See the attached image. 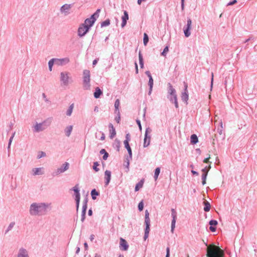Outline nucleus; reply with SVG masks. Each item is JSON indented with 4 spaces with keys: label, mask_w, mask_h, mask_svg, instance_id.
Wrapping results in <instances>:
<instances>
[{
    "label": "nucleus",
    "mask_w": 257,
    "mask_h": 257,
    "mask_svg": "<svg viewBox=\"0 0 257 257\" xmlns=\"http://www.w3.org/2000/svg\"><path fill=\"white\" fill-rule=\"evenodd\" d=\"M49 204L45 203H33L30 205V214L31 215H42L46 213Z\"/></svg>",
    "instance_id": "f257e3e1"
},
{
    "label": "nucleus",
    "mask_w": 257,
    "mask_h": 257,
    "mask_svg": "<svg viewBox=\"0 0 257 257\" xmlns=\"http://www.w3.org/2000/svg\"><path fill=\"white\" fill-rule=\"evenodd\" d=\"M207 257H224L223 251L218 246L212 245L207 248Z\"/></svg>",
    "instance_id": "f03ea898"
},
{
    "label": "nucleus",
    "mask_w": 257,
    "mask_h": 257,
    "mask_svg": "<svg viewBox=\"0 0 257 257\" xmlns=\"http://www.w3.org/2000/svg\"><path fill=\"white\" fill-rule=\"evenodd\" d=\"M51 121L49 119H46L42 122H37L35 125L33 126V131L34 133H39L44 131L48 126L50 125Z\"/></svg>",
    "instance_id": "7ed1b4c3"
},
{
    "label": "nucleus",
    "mask_w": 257,
    "mask_h": 257,
    "mask_svg": "<svg viewBox=\"0 0 257 257\" xmlns=\"http://www.w3.org/2000/svg\"><path fill=\"white\" fill-rule=\"evenodd\" d=\"M70 73L64 71L60 74V81L61 86H67L72 82Z\"/></svg>",
    "instance_id": "20e7f679"
},
{
    "label": "nucleus",
    "mask_w": 257,
    "mask_h": 257,
    "mask_svg": "<svg viewBox=\"0 0 257 257\" xmlns=\"http://www.w3.org/2000/svg\"><path fill=\"white\" fill-rule=\"evenodd\" d=\"M90 71L87 69L83 71V85L84 90H89L90 88Z\"/></svg>",
    "instance_id": "39448f33"
},
{
    "label": "nucleus",
    "mask_w": 257,
    "mask_h": 257,
    "mask_svg": "<svg viewBox=\"0 0 257 257\" xmlns=\"http://www.w3.org/2000/svg\"><path fill=\"white\" fill-rule=\"evenodd\" d=\"M152 132V130L150 127H148L146 129L145 137L144 139L143 147L146 148L150 145L151 141V136L149 135Z\"/></svg>",
    "instance_id": "423d86ee"
},
{
    "label": "nucleus",
    "mask_w": 257,
    "mask_h": 257,
    "mask_svg": "<svg viewBox=\"0 0 257 257\" xmlns=\"http://www.w3.org/2000/svg\"><path fill=\"white\" fill-rule=\"evenodd\" d=\"M168 95L167 98L170 101H173V98L175 96H177L176 91L175 88H173V86L170 83H168Z\"/></svg>",
    "instance_id": "0eeeda50"
},
{
    "label": "nucleus",
    "mask_w": 257,
    "mask_h": 257,
    "mask_svg": "<svg viewBox=\"0 0 257 257\" xmlns=\"http://www.w3.org/2000/svg\"><path fill=\"white\" fill-rule=\"evenodd\" d=\"M192 21L190 18L187 20V24L183 28V32L186 37H189L190 35V30L191 29Z\"/></svg>",
    "instance_id": "6e6552de"
},
{
    "label": "nucleus",
    "mask_w": 257,
    "mask_h": 257,
    "mask_svg": "<svg viewBox=\"0 0 257 257\" xmlns=\"http://www.w3.org/2000/svg\"><path fill=\"white\" fill-rule=\"evenodd\" d=\"M88 27L81 24L78 29V36L80 37L84 36L89 31Z\"/></svg>",
    "instance_id": "1a4fd4ad"
},
{
    "label": "nucleus",
    "mask_w": 257,
    "mask_h": 257,
    "mask_svg": "<svg viewBox=\"0 0 257 257\" xmlns=\"http://www.w3.org/2000/svg\"><path fill=\"white\" fill-rule=\"evenodd\" d=\"M69 166V164L67 162H65L60 168H58L55 172H53V176H57L64 172L68 169Z\"/></svg>",
    "instance_id": "9d476101"
},
{
    "label": "nucleus",
    "mask_w": 257,
    "mask_h": 257,
    "mask_svg": "<svg viewBox=\"0 0 257 257\" xmlns=\"http://www.w3.org/2000/svg\"><path fill=\"white\" fill-rule=\"evenodd\" d=\"M72 6V4H65L60 8V11L64 16H67L70 13V10Z\"/></svg>",
    "instance_id": "9b49d317"
},
{
    "label": "nucleus",
    "mask_w": 257,
    "mask_h": 257,
    "mask_svg": "<svg viewBox=\"0 0 257 257\" xmlns=\"http://www.w3.org/2000/svg\"><path fill=\"white\" fill-rule=\"evenodd\" d=\"M87 202L88 199L87 198H85L83 201L82 210L81 212V221L82 222H83L85 219L86 212L87 208Z\"/></svg>",
    "instance_id": "f8f14e48"
},
{
    "label": "nucleus",
    "mask_w": 257,
    "mask_h": 257,
    "mask_svg": "<svg viewBox=\"0 0 257 257\" xmlns=\"http://www.w3.org/2000/svg\"><path fill=\"white\" fill-rule=\"evenodd\" d=\"M187 87V84L184 82V91L182 93L181 99L183 101L185 102L186 104L188 103L187 101L189 98Z\"/></svg>",
    "instance_id": "ddd939ff"
},
{
    "label": "nucleus",
    "mask_w": 257,
    "mask_h": 257,
    "mask_svg": "<svg viewBox=\"0 0 257 257\" xmlns=\"http://www.w3.org/2000/svg\"><path fill=\"white\" fill-rule=\"evenodd\" d=\"M17 257H30V256L28 250L22 247L19 249Z\"/></svg>",
    "instance_id": "4468645a"
},
{
    "label": "nucleus",
    "mask_w": 257,
    "mask_h": 257,
    "mask_svg": "<svg viewBox=\"0 0 257 257\" xmlns=\"http://www.w3.org/2000/svg\"><path fill=\"white\" fill-rule=\"evenodd\" d=\"M56 65L58 66H63L68 64L70 60L68 57L64 58H55Z\"/></svg>",
    "instance_id": "2eb2a0df"
},
{
    "label": "nucleus",
    "mask_w": 257,
    "mask_h": 257,
    "mask_svg": "<svg viewBox=\"0 0 257 257\" xmlns=\"http://www.w3.org/2000/svg\"><path fill=\"white\" fill-rule=\"evenodd\" d=\"M120 249L122 250L126 251L128 248V244L126 241L122 238H120V246H119Z\"/></svg>",
    "instance_id": "dca6fc26"
},
{
    "label": "nucleus",
    "mask_w": 257,
    "mask_h": 257,
    "mask_svg": "<svg viewBox=\"0 0 257 257\" xmlns=\"http://www.w3.org/2000/svg\"><path fill=\"white\" fill-rule=\"evenodd\" d=\"M111 173L109 170H106L104 172V184L105 186H108L110 182L111 179Z\"/></svg>",
    "instance_id": "f3484780"
},
{
    "label": "nucleus",
    "mask_w": 257,
    "mask_h": 257,
    "mask_svg": "<svg viewBox=\"0 0 257 257\" xmlns=\"http://www.w3.org/2000/svg\"><path fill=\"white\" fill-rule=\"evenodd\" d=\"M129 19L128 14L126 11H123V15L121 17L122 23L121 26L123 28L126 24L127 21Z\"/></svg>",
    "instance_id": "a211bd4d"
},
{
    "label": "nucleus",
    "mask_w": 257,
    "mask_h": 257,
    "mask_svg": "<svg viewBox=\"0 0 257 257\" xmlns=\"http://www.w3.org/2000/svg\"><path fill=\"white\" fill-rule=\"evenodd\" d=\"M217 223L218 222L216 220L212 219L209 221V224L210 225L209 229L211 231L214 232L216 231V228L215 226H216Z\"/></svg>",
    "instance_id": "6ab92c4d"
},
{
    "label": "nucleus",
    "mask_w": 257,
    "mask_h": 257,
    "mask_svg": "<svg viewBox=\"0 0 257 257\" xmlns=\"http://www.w3.org/2000/svg\"><path fill=\"white\" fill-rule=\"evenodd\" d=\"M95 21L93 19H90V17L86 19L84 21V23L82 24L83 25L88 27L89 29L93 25Z\"/></svg>",
    "instance_id": "aec40b11"
},
{
    "label": "nucleus",
    "mask_w": 257,
    "mask_h": 257,
    "mask_svg": "<svg viewBox=\"0 0 257 257\" xmlns=\"http://www.w3.org/2000/svg\"><path fill=\"white\" fill-rule=\"evenodd\" d=\"M108 127L110 128V136L109 137L110 139H113L115 136L116 135V132L115 128L113 127L112 123H110L108 125Z\"/></svg>",
    "instance_id": "412c9836"
},
{
    "label": "nucleus",
    "mask_w": 257,
    "mask_h": 257,
    "mask_svg": "<svg viewBox=\"0 0 257 257\" xmlns=\"http://www.w3.org/2000/svg\"><path fill=\"white\" fill-rule=\"evenodd\" d=\"M124 147L127 150L128 153V157L131 160L132 159V149L131 148V147L129 145V143H128L126 141H124L123 142Z\"/></svg>",
    "instance_id": "4be33fe9"
},
{
    "label": "nucleus",
    "mask_w": 257,
    "mask_h": 257,
    "mask_svg": "<svg viewBox=\"0 0 257 257\" xmlns=\"http://www.w3.org/2000/svg\"><path fill=\"white\" fill-rule=\"evenodd\" d=\"M145 224L146 226H150L149 213L147 210L145 211Z\"/></svg>",
    "instance_id": "5701e85b"
},
{
    "label": "nucleus",
    "mask_w": 257,
    "mask_h": 257,
    "mask_svg": "<svg viewBox=\"0 0 257 257\" xmlns=\"http://www.w3.org/2000/svg\"><path fill=\"white\" fill-rule=\"evenodd\" d=\"M102 94V91L98 87H97L95 88V90L94 93V97L95 98H98L100 97V95Z\"/></svg>",
    "instance_id": "b1692460"
},
{
    "label": "nucleus",
    "mask_w": 257,
    "mask_h": 257,
    "mask_svg": "<svg viewBox=\"0 0 257 257\" xmlns=\"http://www.w3.org/2000/svg\"><path fill=\"white\" fill-rule=\"evenodd\" d=\"M41 168H35L32 169L33 175L34 176L42 175L43 174V172L41 171Z\"/></svg>",
    "instance_id": "393cba45"
},
{
    "label": "nucleus",
    "mask_w": 257,
    "mask_h": 257,
    "mask_svg": "<svg viewBox=\"0 0 257 257\" xmlns=\"http://www.w3.org/2000/svg\"><path fill=\"white\" fill-rule=\"evenodd\" d=\"M72 129H73L72 125H69L66 127L64 132H65V134L67 137H69L70 136L71 132L72 131Z\"/></svg>",
    "instance_id": "a878e982"
},
{
    "label": "nucleus",
    "mask_w": 257,
    "mask_h": 257,
    "mask_svg": "<svg viewBox=\"0 0 257 257\" xmlns=\"http://www.w3.org/2000/svg\"><path fill=\"white\" fill-rule=\"evenodd\" d=\"M190 142L192 144H196L198 142V137L195 134H193L190 137Z\"/></svg>",
    "instance_id": "bb28decb"
},
{
    "label": "nucleus",
    "mask_w": 257,
    "mask_h": 257,
    "mask_svg": "<svg viewBox=\"0 0 257 257\" xmlns=\"http://www.w3.org/2000/svg\"><path fill=\"white\" fill-rule=\"evenodd\" d=\"M203 204L204 205V210L205 212H208L210 210V204L209 202L206 200H205L203 202Z\"/></svg>",
    "instance_id": "cd10ccee"
},
{
    "label": "nucleus",
    "mask_w": 257,
    "mask_h": 257,
    "mask_svg": "<svg viewBox=\"0 0 257 257\" xmlns=\"http://www.w3.org/2000/svg\"><path fill=\"white\" fill-rule=\"evenodd\" d=\"M100 154H103V156L102 157V159L103 160H106L108 158V156H109V154L106 151V150L104 149H102L100 151Z\"/></svg>",
    "instance_id": "c85d7f7f"
},
{
    "label": "nucleus",
    "mask_w": 257,
    "mask_h": 257,
    "mask_svg": "<svg viewBox=\"0 0 257 257\" xmlns=\"http://www.w3.org/2000/svg\"><path fill=\"white\" fill-rule=\"evenodd\" d=\"M71 190H73L74 192L75 196V197L80 196L78 184L76 185Z\"/></svg>",
    "instance_id": "c756f323"
},
{
    "label": "nucleus",
    "mask_w": 257,
    "mask_h": 257,
    "mask_svg": "<svg viewBox=\"0 0 257 257\" xmlns=\"http://www.w3.org/2000/svg\"><path fill=\"white\" fill-rule=\"evenodd\" d=\"M99 195V193L95 189H93L91 191V195L92 197V199L93 200H95L96 198V196Z\"/></svg>",
    "instance_id": "7c9ffc66"
},
{
    "label": "nucleus",
    "mask_w": 257,
    "mask_h": 257,
    "mask_svg": "<svg viewBox=\"0 0 257 257\" xmlns=\"http://www.w3.org/2000/svg\"><path fill=\"white\" fill-rule=\"evenodd\" d=\"M150 226H146L145 229V234L144 236V240H146L149 236V233L150 230Z\"/></svg>",
    "instance_id": "2f4dec72"
},
{
    "label": "nucleus",
    "mask_w": 257,
    "mask_h": 257,
    "mask_svg": "<svg viewBox=\"0 0 257 257\" xmlns=\"http://www.w3.org/2000/svg\"><path fill=\"white\" fill-rule=\"evenodd\" d=\"M139 63L140 65L141 68H143L144 67V60L143 55L141 53V51H139Z\"/></svg>",
    "instance_id": "473e14b6"
},
{
    "label": "nucleus",
    "mask_w": 257,
    "mask_h": 257,
    "mask_svg": "<svg viewBox=\"0 0 257 257\" xmlns=\"http://www.w3.org/2000/svg\"><path fill=\"white\" fill-rule=\"evenodd\" d=\"M143 184H144L143 180H142L139 182H138L135 186V191H138L140 190V189L143 187Z\"/></svg>",
    "instance_id": "72a5a7b5"
},
{
    "label": "nucleus",
    "mask_w": 257,
    "mask_h": 257,
    "mask_svg": "<svg viewBox=\"0 0 257 257\" xmlns=\"http://www.w3.org/2000/svg\"><path fill=\"white\" fill-rule=\"evenodd\" d=\"M119 105H120L119 100L118 99H117L115 101V102H114V107H115L114 113H117V112L118 113V111H119Z\"/></svg>",
    "instance_id": "f704fd0d"
},
{
    "label": "nucleus",
    "mask_w": 257,
    "mask_h": 257,
    "mask_svg": "<svg viewBox=\"0 0 257 257\" xmlns=\"http://www.w3.org/2000/svg\"><path fill=\"white\" fill-rule=\"evenodd\" d=\"M54 64L56 65L55 59V58H52L51 60H50L48 62L49 69L50 71H52V67Z\"/></svg>",
    "instance_id": "c9c22d12"
},
{
    "label": "nucleus",
    "mask_w": 257,
    "mask_h": 257,
    "mask_svg": "<svg viewBox=\"0 0 257 257\" xmlns=\"http://www.w3.org/2000/svg\"><path fill=\"white\" fill-rule=\"evenodd\" d=\"M15 225V222H12L10 223L9 225L8 226L7 229L5 231V234L8 233L10 230L12 229V228L14 227V225Z\"/></svg>",
    "instance_id": "e433bc0d"
},
{
    "label": "nucleus",
    "mask_w": 257,
    "mask_h": 257,
    "mask_svg": "<svg viewBox=\"0 0 257 257\" xmlns=\"http://www.w3.org/2000/svg\"><path fill=\"white\" fill-rule=\"evenodd\" d=\"M160 173V168L159 167L156 168L155 170L154 178L155 180H157L159 175Z\"/></svg>",
    "instance_id": "4c0bfd02"
},
{
    "label": "nucleus",
    "mask_w": 257,
    "mask_h": 257,
    "mask_svg": "<svg viewBox=\"0 0 257 257\" xmlns=\"http://www.w3.org/2000/svg\"><path fill=\"white\" fill-rule=\"evenodd\" d=\"M73 109V104L70 105L66 111V114L68 116H70L72 113Z\"/></svg>",
    "instance_id": "58836bf2"
},
{
    "label": "nucleus",
    "mask_w": 257,
    "mask_h": 257,
    "mask_svg": "<svg viewBox=\"0 0 257 257\" xmlns=\"http://www.w3.org/2000/svg\"><path fill=\"white\" fill-rule=\"evenodd\" d=\"M171 216L172 217V220H176V219H177V212L173 208H172L171 209Z\"/></svg>",
    "instance_id": "ea45409f"
},
{
    "label": "nucleus",
    "mask_w": 257,
    "mask_h": 257,
    "mask_svg": "<svg viewBox=\"0 0 257 257\" xmlns=\"http://www.w3.org/2000/svg\"><path fill=\"white\" fill-rule=\"evenodd\" d=\"M207 176V173L206 172L203 173L202 174V184L204 185L206 184V180Z\"/></svg>",
    "instance_id": "a19ab883"
},
{
    "label": "nucleus",
    "mask_w": 257,
    "mask_h": 257,
    "mask_svg": "<svg viewBox=\"0 0 257 257\" xmlns=\"http://www.w3.org/2000/svg\"><path fill=\"white\" fill-rule=\"evenodd\" d=\"M149 42V37L146 33L144 34L143 43L145 46H146Z\"/></svg>",
    "instance_id": "79ce46f5"
},
{
    "label": "nucleus",
    "mask_w": 257,
    "mask_h": 257,
    "mask_svg": "<svg viewBox=\"0 0 257 257\" xmlns=\"http://www.w3.org/2000/svg\"><path fill=\"white\" fill-rule=\"evenodd\" d=\"M109 25H110V20H109V19H107L101 23V27H106V26H109Z\"/></svg>",
    "instance_id": "37998d69"
},
{
    "label": "nucleus",
    "mask_w": 257,
    "mask_h": 257,
    "mask_svg": "<svg viewBox=\"0 0 257 257\" xmlns=\"http://www.w3.org/2000/svg\"><path fill=\"white\" fill-rule=\"evenodd\" d=\"M99 165V164L97 162H95L93 163V169L95 172H98L99 171V169L97 167Z\"/></svg>",
    "instance_id": "c03bdc74"
},
{
    "label": "nucleus",
    "mask_w": 257,
    "mask_h": 257,
    "mask_svg": "<svg viewBox=\"0 0 257 257\" xmlns=\"http://www.w3.org/2000/svg\"><path fill=\"white\" fill-rule=\"evenodd\" d=\"M171 102L174 103L175 106L176 108H178L179 105H178V101H177V96H175V97H174L173 98V101H171Z\"/></svg>",
    "instance_id": "a18cd8bd"
},
{
    "label": "nucleus",
    "mask_w": 257,
    "mask_h": 257,
    "mask_svg": "<svg viewBox=\"0 0 257 257\" xmlns=\"http://www.w3.org/2000/svg\"><path fill=\"white\" fill-rule=\"evenodd\" d=\"M116 115L115 117V120L117 123H119L120 120V114L119 111H118V113H115Z\"/></svg>",
    "instance_id": "49530a36"
},
{
    "label": "nucleus",
    "mask_w": 257,
    "mask_h": 257,
    "mask_svg": "<svg viewBox=\"0 0 257 257\" xmlns=\"http://www.w3.org/2000/svg\"><path fill=\"white\" fill-rule=\"evenodd\" d=\"M129 159H130L128 157H127V158H126V164L124 165L127 169V170H126V172H128L129 171V166H130V160Z\"/></svg>",
    "instance_id": "de8ad7c7"
},
{
    "label": "nucleus",
    "mask_w": 257,
    "mask_h": 257,
    "mask_svg": "<svg viewBox=\"0 0 257 257\" xmlns=\"http://www.w3.org/2000/svg\"><path fill=\"white\" fill-rule=\"evenodd\" d=\"M169 51V47L168 46H166L163 50V51L161 53V55L165 56L166 55L167 53Z\"/></svg>",
    "instance_id": "09e8293b"
},
{
    "label": "nucleus",
    "mask_w": 257,
    "mask_h": 257,
    "mask_svg": "<svg viewBox=\"0 0 257 257\" xmlns=\"http://www.w3.org/2000/svg\"><path fill=\"white\" fill-rule=\"evenodd\" d=\"M149 79V82H148V85L149 86V87L153 88V84H154L153 79L152 77H150V78Z\"/></svg>",
    "instance_id": "8fccbe9b"
},
{
    "label": "nucleus",
    "mask_w": 257,
    "mask_h": 257,
    "mask_svg": "<svg viewBox=\"0 0 257 257\" xmlns=\"http://www.w3.org/2000/svg\"><path fill=\"white\" fill-rule=\"evenodd\" d=\"M144 208V203L143 201H141L138 204V210L140 211H141L143 210Z\"/></svg>",
    "instance_id": "3c124183"
},
{
    "label": "nucleus",
    "mask_w": 257,
    "mask_h": 257,
    "mask_svg": "<svg viewBox=\"0 0 257 257\" xmlns=\"http://www.w3.org/2000/svg\"><path fill=\"white\" fill-rule=\"evenodd\" d=\"M176 222V220H172L171 230L172 233H173L174 228L175 227Z\"/></svg>",
    "instance_id": "603ef678"
},
{
    "label": "nucleus",
    "mask_w": 257,
    "mask_h": 257,
    "mask_svg": "<svg viewBox=\"0 0 257 257\" xmlns=\"http://www.w3.org/2000/svg\"><path fill=\"white\" fill-rule=\"evenodd\" d=\"M46 155V153L44 152H40L38 155L37 156V158L38 159H40L42 157H45Z\"/></svg>",
    "instance_id": "864d4df0"
},
{
    "label": "nucleus",
    "mask_w": 257,
    "mask_h": 257,
    "mask_svg": "<svg viewBox=\"0 0 257 257\" xmlns=\"http://www.w3.org/2000/svg\"><path fill=\"white\" fill-rule=\"evenodd\" d=\"M98 17L99 15L94 13L93 15L91 16L90 19H93V20H94V21H95L96 20V19L98 18Z\"/></svg>",
    "instance_id": "5fc2aeb1"
},
{
    "label": "nucleus",
    "mask_w": 257,
    "mask_h": 257,
    "mask_svg": "<svg viewBox=\"0 0 257 257\" xmlns=\"http://www.w3.org/2000/svg\"><path fill=\"white\" fill-rule=\"evenodd\" d=\"M211 168V166H209L208 167H206L202 169V172L203 173L206 172L208 174V172L210 169Z\"/></svg>",
    "instance_id": "6e6d98bb"
},
{
    "label": "nucleus",
    "mask_w": 257,
    "mask_h": 257,
    "mask_svg": "<svg viewBox=\"0 0 257 257\" xmlns=\"http://www.w3.org/2000/svg\"><path fill=\"white\" fill-rule=\"evenodd\" d=\"M136 122H137V124L138 125V126L139 127V130H140V131H142V127L141 121L139 119H137L136 120Z\"/></svg>",
    "instance_id": "4d7b16f0"
},
{
    "label": "nucleus",
    "mask_w": 257,
    "mask_h": 257,
    "mask_svg": "<svg viewBox=\"0 0 257 257\" xmlns=\"http://www.w3.org/2000/svg\"><path fill=\"white\" fill-rule=\"evenodd\" d=\"M13 138H14L11 136V138L9 139V144H8V150H9L10 149L11 145L12 142L13 141Z\"/></svg>",
    "instance_id": "13d9d810"
},
{
    "label": "nucleus",
    "mask_w": 257,
    "mask_h": 257,
    "mask_svg": "<svg viewBox=\"0 0 257 257\" xmlns=\"http://www.w3.org/2000/svg\"><path fill=\"white\" fill-rule=\"evenodd\" d=\"M130 140H131V136H130V134L128 133L126 135L125 140L124 141H126L128 143H129V141H130Z\"/></svg>",
    "instance_id": "bf43d9fd"
},
{
    "label": "nucleus",
    "mask_w": 257,
    "mask_h": 257,
    "mask_svg": "<svg viewBox=\"0 0 257 257\" xmlns=\"http://www.w3.org/2000/svg\"><path fill=\"white\" fill-rule=\"evenodd\" d=\"M76 204H79L80 200V196H76L75 197Z\"/></svg>",
    "instance_id": "052dcab7"
},
{
    "label": "nucleus",
    "mask_w": 257,
    "mask_h": 257,
    "mask_svg": "<svg viewBox=\"0 0 257 257\" xmlns=\"http://www.w3.org/2000/svg\"><path fill=\"white\" fill-rule=\"evenodd\" d=\"M166 257H170V248L169 247H167L166 248Z\"/></svg>",
    "instance_id": "680f3d73"
},
{
    "label": "nucleus",
    "mask_w": 257,
    "mask_h": 257,
    "mask_svg": "<svg viewBox=\"0 0 257 257\" xmlns=\"http://www.w3.org/2000/svg\"><path fill=\"white\" fill-rule=\"evenodd\" d=\"M237 3L236 0H233L227 4V6H232Z\"/></svg>",
    "instance_id": "e2e57ef3"
},
{
    "label": "nucleus",
    "mask_w": 257,
    "mask_h": 257,
    "mask_svg": "<svg viewBox=\"0 0 257 257\" xmlns=\"http://www.w3.org/2000/svg\"><path fill=\"white\" fill-rule=\"evenodd\" d=\"M42 97L44 99L45 102H49V100L47 98L46 95L44 93L42 94Z\"/></svg>",
    "instance_id": "0e129e2a"
},
{
    "label": "nucleus",
    "mask_w": 257,
    "mask_h": 257,
    "mask_svg": "<svg viewBox=\"0 0 257 257\" xmlns=\"http://www.w3.org/2000/svg\"><path fill=\"white\" fill-rule=\"evenodd\" d=\"M98 61V59H95V60H94L93 61L92 65L93 67L97 64Z\"/></svg>",
    "instance_id": "69168bd1"
},
{
    "label": "nucleus",
    "mask_w": 257,
    "mask_h": 257,
    "mask_svg": "<svg viewBox=\"0 0 257 257\" xmlns=\"http://www.w3.org/2000/svg\"><path fill=\"white\" fill-rule=\"evenodd\" d=\"M145 74L148 76L149 78H150V77H152L149 71H146Z\"/></svg>",
    "instance_id": "338daca9"
},
{
    "label": "nucleus",
    "mask_w": 257,
    "mask_h": 257,
    "mask_svg": "<svg viewBox=\"0 0 257 257\" xmlns=\"http://www.w3.org/2000/svg\"><path fill=\"white\" fill-rule=\"evenodd\" d=\"M94 238H95V235L94 234H91L90 236V240L91 241H93V240L94 239Z\"/></svg>",
    "instance_id": "774afa93"
}]
</instances>
